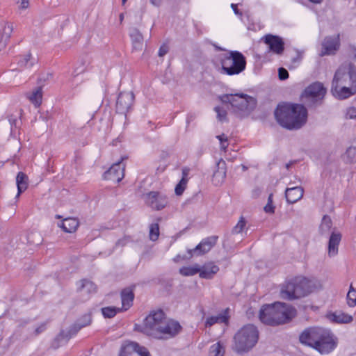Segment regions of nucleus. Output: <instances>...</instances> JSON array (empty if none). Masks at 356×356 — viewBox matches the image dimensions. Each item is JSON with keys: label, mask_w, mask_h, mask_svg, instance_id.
Wrapping results in <instances>:
<instances>
[{"label": "nucleus", "mask_w": 356, "mask_h": 356, "mask_svg": "<svg viewBox=\"0 0 356 356\" xmlns=\"http://www.w3.org/2000/svg\"><path fill=\"white\" fill-rule=\"evenodd\" d=\"M246 221L243 217H241L239 221L236 224V226H234L232 229V234H236L241 233L244 227H245Z\"/></svg>", "instance_id": "42"}, {"label": "nucleus", "mask_w": 356, "mask_h": 356, "mask_svg": "<svg viewBox=\"0 0 356 356\" xmlns=\"http://www.w3.org/2000/svg\"><path fill=\"white\" fill-rule=\"evenodd\" d=\"M134 298V294L131 289L127 288L121 292L122 307L124 310L128 309L131 305Z\"/></svg>", "instance_id": "30"}, {"label": "nucleus", "mask_w": 356, "mask_h": 356, "mask_svg": "<svg viewBox=\"0 0 356 356\" xmlns=\"http://www.w3.org/2000/svg\"><path fill=\"white\" fill-rule=\"evenodd\" d=\"M31 54H29L27 55H26L23 58L19 60L18 61V64L20 67H31L33 66V63L32 62H31L29 64V61L30 60V58H31Z\"/></svg>", "instance_id": "44"}, {"label": "nucleus", "mask_w": 356, "mask_h": 356, "mask_svg": "<svg viewBox=\"0 0 356 356\" xmlns=\"http://www.w3.org/2000/svg\"><path fill=\"white\" fill-rule=\"evenodd\" d=\"M118 161L112 165V166L104 172V178L114 182H120L124 176V165L122 164V161Z\"/></svg>", "instance_id": "18"}, {"label": "nucleus", "mask_w": 356, "mask_h": 356, "mask_svg": "<svg viewBox=\"0 0 356 356\" xmlns=\"http://www.w3.org/2000/svg\"><path fill=\"white\" fill-rule=\"evenodd\" d=\"M79 225V222L76 218H67L63 220L60 227L65 232L72 233L76 230Z\"/></svg>", "instance_id": "31"}, {"label": "nucleus", "mask_w": 356, "mask_h": 356, "mask_svg": "<svg viewBox=\"0 0 356 356\" xmlns=\"http://www.w3.org/2000/svg\"><path fill=\"white\" fill-rule=\"evenodd\" d=\"M346 298L349 307H353L356 305V289L353 288L352 284L350 286Z\"/></svg>", "instance_id": "38"}, {"label": "nucleus", "mask_w": 356, "mask_h": 356, "mask_svg": "<svg viewBox=\"0 0 356 356\" xmlns=\"http://www.w3.org/2000/svg\"><path fill=\"white\" fill-rule=\"evenodd\" d=\"M213 46L215 47V49L217 50V51H225V49L224 48H222L219 46H218L217 44H213Z\"/></svg>", "instance_id": "59"}, {"label": "nucleus", "mask_w": 356, "mask_h": 356, "mask_svg": "<svg viewBox=\"0 0 356 356\" xmlns=\"http://www.w3.org/2000/svg\"><path fill=\"white\" fill-rule=\"evenodd\" d=\"M120 356H150L146 348L136 342H129L121 348Z\"/></svg>", "instance_id": "17"}, {"label": "nucleus", "mask_w": 356, "mask_h": 356, "mask_svg": "<svg viewBox=\"0 0 356 356\" xmlns=\"http://www.w3.org/2000/svg\"><path fill=\"white\" fill-rule=\"evenodd\" d=\"M214 111L217 113V118L220 122L227 120V111L220 106H216Z\"/></svg>", "instance_id": "43"}, {"label": "nucleus", "mask_w": 356, "mask_h": 356, "mask_svg": "<svg viewBox=\"0 0 356 356\" xmlns=\"http://www.w3.org/2000/svg\"><path fill=\"white\" fill-rule=\"evenodd\" d=\"M13 30V26L10 23H4V26L1 33L0 37V51L6 46L7 42L10 38L11 33Z\"/></svg>", "instance_id": "28"}, {"label": "nucleus", "mask_w": 356, "mask_h": 356, "mask_svg": "<svg viewBox=\"0 0 356 356\" xmlns=\"http://www.w3.org/2000/svg\"><path fill=\"white\" fill-rule=\"evenodd\" d=\"M339 47L337 38L326 37L322 43V51L320 56L334 54Z\"/></svg>", "instance_id": "20"}, {"label": "nucleus", "mask_w": 356, "mask_h": 356, "mask_svg": "<svg viewBox=\"0 0 356 356\" xmlns=\"http://www.w3.org/2000/svg\"><path fill=\"white\" fill-rule=\"evenodd\" d=\"M219 99L228 109L241 117L249 115L257 104L254 98L245 94H225Z\"/></svg>", "instance_id": "4"}, {"label": "nucleus", "mask_w": 356, "mask_h": 356, "mask_svg": "<svg viewBox=\"0 0 356 356\" xmlns=\"http://www.w3.org/2000/svg\"><path fill=\"white\" fill-rule=\"evenodd\" d=\"M180 259H181L180 255H177V256L176 257V258H175V259H174V260H175V261H178Z\"/></svg>", "instance_id": "61"}, {"label": "nucleus", "mask_w": 356, "mask_h": 356, "mask_svg": "<svg viewBox=\"0 0 356 356\" xmlns=\"http://www.w3.org/2000/svg\"><path fill=\"white\" fill-rule=\"evenodd\" d=\"M28 97L35 106H39L42 98V88H36Z\"/></svg>", "instance_id": "33"}, {"label": "nucleus", "mask_w": 356, "mask_h": 356, "mask_svg": "<svg viewBox=\"0 0 356 356\" xmlns=\"http://www.w3.org/2000/svg\"><path fill=\"white\" fill-rule=\"evenodd\" d=\"M323 330L321 327H309L305 329L299 337L300 342L315 348Z\"/></svg>", "instance_id": "14"}, {"label": "nucleus", "mask_w": 356, "mask_h": 356, "mask_svg": "<svg viewBox=\"0 0 356 356\" xmlns=\"http://www.w3.org/2000/svg\"><path fill=\"white\" fill-rule=\"evenodd\" d=\"M45 329H46V325L44 323L41 324L40 326H38L35 330V335H38L39 334L42 333V332H44L45 330Z\"/></svg>", "instance_id": "50"}, {"label": "nucleus", "mask_w": 356, "mask_h": 356, "mask_svg": "<svg viewBox=\"0 0 356 356\" xmlns=\"http://www.w3.org/2000/svg\"><path fill=\"white\" fill-rule=\"evenodd\" d=\"M127 0H122V4L124 5Z\"/></svg>", "instance_id": "64"}, {"label": "nucleus", "mask_w": 356, "mask_h": 356, "mask_svg": "<svg viewBox=\"0 0 356 356\" xmlns=\"http://www.w3.org/2000/svg\"><path fill=\"white\" fill-rule=\"evenodd\" d=\"M326 93V88L320 82H315L309 85L304 90L302 97L305 104H321Z\"/></svg>", "instance_id": "10"}, {"label": "nucleus", "mask_w": 356, "mask_h": 356, "mask_svg": "<svg viewBox=\"0 0 356 356\" xmlns=\"http://www.w3.org/2000/svg\"><path fill=\"white\" fill-rule=\"evenodd\" d=\"M77 291L82 294H90L96 291L95 284L88 280H82L78 282Z\"/></svg>", "instance_id": "29"}, {"label": "nucleus", "mask_w": 356, "mask_h": 356, "mask_svg": "<svg viewBox=\"0 0 356 356\" xmlns=\"http://www.w3.org/2000/svg\"><path fill=\"white\" fill-rule=\"evenodd\" d=\"M264 42L268 45L270 51L280 55L284 50V42L283 39L278 36L272 34H267L263 38Z\"/></svg>", "instance_id": "19"}, {"label": "nucleus", "mask_w": 356, "mask_h": 356, "mask_svg": "<svg viewBox=\"0 0 356 356\" xmlns=\"http://www.w3.org/2000/svg\"><path fill=\"white\" fill-rule=\"evenodd\" d=\"M329 318L339 323H349L353 321V316L341 312H334L329 315Z\"/></svg>", "instance_id": "32"}, {"label": "nucleus", "mask_w": 356, "mask_h": 356, "mask_svg": "<svg viewBox=\"0 0 356 356\" xmlns=\"http://www.w3.org/2000/svg\"><path fill=\"white\" fill-rule=\"evenodd\" d=\"M342 235L340 232H332L328 241L327 254L330 257L336 256L339 252V245Z\"/></svg>", "instance_id": "21"}, {"label": "nucleus", "mask_w": 356, "mask_h": 356, "mask_svg": "<svg viewBox=\"0 0 356 356\" xmlns=\"http://www.w3.org/2000/svg\"><path fill=\"white\" fill-rule=\"evenodd\" d=\"M346 118L349 119H353L356 118V108L350 107L348 108L346 112Z\"/></svg>", "instance_id": "46"}, {"label": "nucleus", "mask_w": 356, "mask_h": 356, "mask_svg": "<svg viewBox=\"0 0 356 356\" xmlns=\"http://www.w3.org/2000/svg\"><path fill=\"white\" fill-rule=\"evenodd\" d=\"M127 241L128 240L127 238L120 239L116 242V245L124 246L125 245Z\"/></svg>", "instance_id": "55"}, {"label": "nucleus", "mask_w": 356, "mask_h": 356, "mask_svg": "<svg viewBox=\"0 0 356 356\" xmlns=\"http://www.w3.org/2000/svg\"><path fill=\"white\" fill-rule=\"evenodd\" d=\"M229 316L227 314V311L222 313L218 314L217 316H212L207 318L204 323L205 327H210L216 323H225L228 324Z\"/></svg>", "instance_id": "26"}, {"label": "nucleus", "mask_w": 356, "mask_h": 356, "mask_svg": "<svg viewBox=\"0 0 356 356\" xmlns=\"http://www.w3.org/2000/svg\"><path fill=\"white\" fill-rule=\"evenodd\" d=\"M188 182V178H181V179L179 181V182L177 184L175 188V191L176 195H181L186 186Z\"/></svg>", "instance_id": "41"}, {"label": "nucleus", "mask_w": 356, "mask_h": 356, "mask_svg": "<svg viewBox=\"0 0 356 356\" xmlns=\"http://www.w3.org/2000/svg\"><path fill=\"white\" fill-rule=\"evenodd\" d=\"M29 3L28 0H22L19 7L22 9L27 8Z\"/></svg>", "instance_id": "53"}, {"label": "nucleus", "mask_w": 356, "mask_h": 356, "mask_svg": "<svg viewBox=\"0 0 356 356\" xmlns=\"http://www.w3.org/2000/svg\"><path fill=\"white\" fill-rule=\"evenodd\" d=\"M168 51H169V48H168V45L163 44L159 48L158 55L160 57H163L168 52Z\"/></svg>", "instance_id": "49"}, {"label": "nucleus", "mask_w": 356, "mask_h": 356, "mask_svg": "<svg viewBox=\"0 0 356 356\" xmlns=\"http://www.w3.org/2000/svg\"><path fill=\"white\" fill-rule=\"evenodd\" d=\"M217 169L214 171L212 181L216 185L221 184L226 177V163L220 159L216 164Z\"/></svg>", "instance_id": "22"}, {"label": "nucleus", "mask_w": 356, "mask_h": 356, "mask_svg": "<svg viewBox=\"0 0 356 356\" xmlns=\"http://www.w3.org/2000/svg\"><path fill=\"white\" fill-rule=\"evenodd\" d=\"M258 339L257 327L252 324L245 325L235 334L233 349L238 353L248 352L256 345Z\"/></svg>", "instance_id": "5"}, {"label": "nucleus", "mask_w": 356, "mask_h": 356, "mask_svg": "<svg viewBox=\"0 0 356 356\" xmlns=\"http://www.w3.org/2000/svg\"><path fill=\"white\" fill-rule=\"evenodd\" d=\"M122 309L115 307H106L102 309V315L105 318H113Z\"/></svg>", "instance_id": "39"}, {"label": "nucleus", "mask_w": 356, "mask_h": 356, "mask_svg": "<svg viewBox=\"0 0 356 356\" xmlns=\"http://www.w3.org/2000/svg\"><path fill=\"white\" fill-rule=\"evenodd\" d=\"M277 122L283 127L289 129H298L306 122L307 111L300 104H279L275 111Z\"/></svg>", "instance_id": "2"}, {"label": "nucleus", "mask_w": 356, "mask_h": 356, "mask_svg": "<svg viewBox=\"0 0 356 356\" xmlns=\"http://www.w3.org/2000/svg\"><path fill=\"white\" fill-rule=\"evenodd\" d=\"M134 101V95L132 92H120L116 102L117 112L126 114L131 108Z\"/></svg>", "instance_id": "16"}, {"label": "nucleus", "mask_w": 356, "mask_h": 356, "mask_svg": "<svg viewBox=\"0 0 356 356\" xmlns=\"http://www.w3.org/2000/svg\"><path fill=\"white\" fill-rule=\"evenodd\" d=\"M231 7L233 9V11L234 12V13L236 15H240L241 16L242 15V13L239 11V10L237 8V5L236 4H234V3H232L231 5Z\"/></svg>", "instance_id": "52"}, {"label": "nucleus", "mask_w": 356, "mask_h": 356, "mask_svg": "<svg viewBox=\"0 0 356 356\" xmlns=\"http://www.w3.org/2000/svg\"><path fill=\"white\" fill-rule=\"evenodd\" d=\"M272 195H270V196L268 197V202L269 203H271L272 202Z\"/></svg>", "instance_id": "62"}, {"label": "nucleus", "mask_w": 356, "mask_h": 356, "mask_svg": "<svg viewBox=\"0 0 356 356\" xmlns=\"http://www.w3.org/2000/svg\"><path fill=\"white\" fill-rule=\"evenodd\" d=\"M313 287L311 280L304 277H297L283 286L281 289V296L287 300L300 298L310 293Z\"/></svg>", "instance_id": "6"}, {"label": "nucleus", "mask_w": 356, "mask_h": 356, "mask_svg": "<svg viewBox=\"0 0 356 356\" xmlns=\"http://www.w3.org/2000/svg\"><path fill=\"white\" fill-rule=\"evenodd\" d=\"M296 315V310L291 305L275 302L264 305L259 311L260 321L266 325L275 326L290 321Z\"/></svg>", "instance_id": "3"}, {"label": "nucleus", "mask_w": 356, "mask_h": 356, "mask_svg": "<svg viewBox=\"0 0 356 356\" xmlns=\"http://www.w3.org/2000/svg\"><path fill=\"white\" fill-rule=\"evenodd\" d=\"M216 137L220 140V143H222V142H227V137L224 134L217 136Z\"/></svg>", "instance_id": "54"}, {"label": "nucleus", "mask_w": 356, "mask_h": 356, "mask_svg": "<svg viewBox=\"0 0 356 356\" xmlns=\"http://www.w3.org/2000/svg\"><path fill=\"white\" fill-rule=\"evenodd\" d=\"M165 318V314L162 309L151 312L145 318L143 327L140 331L148 336L156 338L160 333L159 330Z\"/></svg>", "instance_id": "8"}, {"label": "nucleus", "mask_w": 356, "mask_h": 356, "mask_svg": "<svg viewBox=\"0 0 356 356\" xmlns=\"http://www.w3.org/2000/svg\"><path fill=\"white\" fill-rule=\"evenodd\" d=\"M220 146H221V149L225 152L228 147L227 142H222V143H220Z\"/></svg>", "instance_id": "57"}, {"label": "nucleus", "mask_w": 356, "mask_h": 356, "mask_svg": "<svg viewBox=\"0 0 356 356\" xmlns=\"http://www.w3.org/2000/svg\"><path fill=\"white\" fill-rule=\"evenodd\" d=\"M225 353L224 348L220 342L213 344L209 348V356H222Z\"/></svg>", "instance_id": "37"}, {"label": "nucleus", "mask_w": 356, "mask_h": 356, "mask_svg": "<svg viewBox=\"0 0 356 356\" xmlns=\"http://www.w3.org/2000/svg\"><path fill=\"white\" fill-rule=\"evenodd\" d=\"M331 91L340 99L350 97L356 93V66L351 63H343L336 70Z\"/></svg>", "instance_id": "1"}, {"label": "nucleus", "mask_w": 356, "mask_h": 356, "mask_svg": "<svg viewBox=\"0 0 356 356\" xmlns=\"http://www.w3.org/2000/svg\"><path fill=\"white\" fill-rule=\"evenodd\" d=\"M200 266L195 264L191 266H184L179 269V273L183 276H193L199 273Z\"/></svg>", "instance_id": "34"}, {"label": "nucleus", "mask_w": 356, "mask_h": 356, "mask_svg": "<svg viewBox=\"0 0 356 356\" xmlns=\"http://www.w3.org/2000/svg\"><path fill=\"white\" fill-rule=\"evenodd\" d=\"M264 211L266 213H274V207L272 205V203L268 202V204L264 207Z\"/></svg>", "instance_id": "51"}, {"label": "nucleus", "mask_w": 356, "mask_h": 356, "mask_svg": "<svg viewBox=\"0 0 356 356\" xmlns=\"http://www.w3.org/2000/svg\"><path fill=\"white\" fill-rule=\"evenodd\" d=\"M92 317L89 314H84L77 320L67 331L62 330L56 337L54 341V348H58L63 343H66L72 336L75 335L82 327L89 325L91 323Z\"/></svg>", "instance_id": "9"}, {"label": "nucleus", "mask_w": 356, "mask_h": 356, "mask_svg": "<svg viewBox=\"0 0 356 356\" xmlns=\"http://www.w3.org/2000/svg\"><path fill=\"white\" fill-rule=\"evenodd\" d=\"M181 329L182 327L178 321L165 318L159 330L160 333L156 339H168L172 338L177 335L181 331Z\"/></svg>", "instance_id": "11"}, {"label": "nucleus", "mask_w": 356, "mask_h": 356, "mask_svg": "<svg viewBox=\"0 0 356 356\" xmlns=\"http://www.w3.org/2000/svg\"><path fill=\"white\" fill-rule=\"evenodd\" d=\"M354 58L356 59V49H354Z\"/></svg>", "instance_id": "63"}, {"label": "nucleus", "mask_w": 356, "mask_h": 356, "mask_svg": "<svg viewBox=\"0 0 356 356\" xmlns=\"http://www.w3.org/2000/svg\"><path fill=\"white\" fill-rule=\"evenodd\" d=\"M17 116L14 115H10L8 116V121L10 122L11 130H13V127H17Z\"/></svg>", "instance_id": "47"}, {"label": "nucleus", "mask_w": 356, "mask_h": 356, "mask_svg": "<svg viewBox=\"0 0 356 356\" xmlns=\"http://www.w3.org/2000/svg\"><path fill=\"white\" fill-rule=\"evenodd\" d=\"M218 236H211L203 239L195 248L188 250V257L181 259H190L193 256H200L207 253L216 244Z\"/></svg>", "instance_id": "13"}, {"label": "nucleus", "mask_w": 356, "mask_h": 356, "mask_svg": "<svg viewBox=\"0 0 356 356\" xmlns=\"http://www.w3.org/2000/svg\"><path fill=\"white\" fill-rule=\"evenodd\" d=\"M161 0H150V2L154 6H159Z\"/></svg>", "instance_id": "58"}, {"label": "nucleus", "mask_w": 356, "mask_h": 356, "mask_svg": "<svg viewBox=\"0 0 356 356\" xmlns=\"http://www.w3.org/2000/svg\"><path fill=\"white\" fill-rule=\"evenodd\" d=\"M123 19H124V14H123V13H121V14L120 15V22H122L123 21Z\"/></svg>", "instance_id": "60"}, {"label": "nucleus", "mask_w": 356, "mask_h": 356, "mask_svg": "<svg viewBox=\"0 0 356 356\" xmlns=\"http://www.w3.org/2000/svg\"><path fill=\"white\" fill-rule=\"evenodd\" d=\"M16 184L17 187V193L16 195V198H18L20 194L25 191L28 188V176L22 172H19L16 177Z\"/></svg>", "instance_id": "27"}, {"label": "nucleus", "mask_w": 356, "mask_h": 356, "mask_svg": "<svg viewBox=\"0 0 356 356\" xmlns=\"http://www.w3.org/2000/svg\"><path fill=\"white\" fill-rule=\"evenodd\" d=\"M278 76L280 80H286L289 77V72L286 69L280 67L278 70Z\"/></svg>", "instance_id": "45"}, {"label": "nucleus", "mask_w": 356, "mask_h": 356, "mask_svg": "<svg viewBox=\"0 0 356 356\" xmlns=\"http://www.w3.org/2000/svg\"><path fill=\"white\" fill-rule=\"evenodd\" d=\"M337 346L333 335L329 330H323L314 349L321 354H327L332 351Z\"/></svg>", "instance_id": "12"}, {"label": "nucleus", "mask_w": 356, "mask_h": 356, "mask_svg": "<svg viewBox=\"0 0 356 356\" xmlns=\"http://www.w3.org/2000/svg\"><path fill=\"white\" fill-rule=\"evenodd\" d=\"M343 159L346 163H356V147H348L343 156Z\"/></svg>", "instance_id": "35"}, {"label": "nucleus", "mask_w": 356, "mask_h": 356, "mask_svg": "<svg viewBox=\"0 0 356 356\" xmlns=\"http://www.w3.org/2000/svg\"><path fill=\"white\" fill-rule=\"evenodd\" d=\"M131 39L133 49L136 51H141L144 44V38L142 33L136 28H131L129 33Z\"/></svg>", "instance_id": "25"}, {"label": "nucleus", "mask_w": 356, "mask_h": 356, "mask_svg": "<svg viewBox=\"0 0 356 356\" xmlns=\"http://www.w3.org/2000/svg\"><path fill=\"white\" fill-rule=\"evenodd\" d=\"M219 270L218 266L215 265L213 262H209L200 266V271H199V276L202 279H211L213 277Z\"/></svg>", "instance_id": "24"}, {"label": "nucleus", "mask_w": 356, "mask_h": 356, "mask_svg": "<svg viewBox=\"0 0 356 356\" xmlns=\"http://www.w3.org/2000/svg\"><path fill=\"white\" fill-rule=\"evenodd\" d=\"M159 236V225L158 223H153L149 227V239L155 241Z\"/></svg>", "instance_id": "40"}, {"label": "nucleus", "mask_w": 356, "mask_h": 356, "mask_svg": "<svg viewBox=\"0 0 356 356\" xmlns=\"http://www.w3.org/2000/svg\"><path fill=\"white\" fill-rule=\"evenodd\" d=\"M220 73L229 76L236 75L243 72L246 67V58L238 51H230L220 58Z\"/></svg>", "instance_id": "7"}, {"label": "nucleus", "mask_w": 356, "mask_h": 356, "mask_svg": "<svg viewBox=\"0 0 356 356\" xmlns=\"http://www.w3.org/2000/svg\"><path fill=\"white\" fill-rule=\"evenodd\" d=\"M304 193V190L301 186H294L288 188L285 191L286 201L289 204H293L300 200Z\"/></svg>", "instance_id": "23"}, {"label": "nucleus", "mask_w": 356, "mask_h": 356, "mask_svg": "<svg viewBox=\"0 0 356 356\" xmlns=\"http://www.w3.org/2000/svg\"><path fill=\"white\" fill-rule=\"evenodd\" d=\"M84 71H85V67L83 66V64L81 63V65H80L79 67H77L74 69V70L73 71V72L72 74V76H73V78H74L76 76H78L79 74L83 73Z\"/></svg>", "instance_id": "48"}, {"label": "nucleus", "mask_w": 356, "mask_h": 356, "mask_svg": "<svg viewBox=\"0 0 356 356\" xmlns=\"http://www.w3.org/2000/svg\"><path fill=\"white\" fill-rule=\"evenodd\" d=\"M332 226V221L330 216L325 215L320 225V232L321 234H327Z\"/></svg>", "instance_id": "36"}, {"label": "nucleus", "mask_w": 356, "mask_h": 356, "mask_svg": "<svg viewBox=\"0 0 356 356\" xmlns=\"http://www.w3.org/2000/svg\"><path fill=\"white\" fill-rule=\"evenodd\" d=\"M146 204L152 209L161 210L168 204L166 195L156 191H151L145 195Z\"/></svg>", "instance_id": "15"}, {"label": "nucleus", "mask_w": 356, "mask_h": 356, "mask_svg": "<svg viewBox=\"0 0 356 356\" xmlns=\"http://www.w3.org/2000/svg\"><path fill=\"white\" fill-rule=\"evenodd\" d=\"M189 169L188 168H184L182 170V178H187V176L188 175Z\"/></svg>", "instance_id": "56"}]
</instances>
